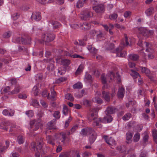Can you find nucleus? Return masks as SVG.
I'll return each instance as SVG.
<instances>
[{
  "mask_svg": "<svg viewBox=\"0 0 157 157\" xmlns=\"http://www.w3.org/2000/svg\"><path fill=\"white\" fill-rule=\"evenodd\" d=\"M98 116L96 114L92 113L90 114L88 116V119L90 122H91L92 120H94L93 123V125L94 127L98 126V128H101L102 127V125L101 123L103 122L101 118H97Z\"/></svg>",
  "mask_w": 157,
  "mask_h": 157,
  "instance_id": "obj_1",
  "label": "nucleus"
},
{
  "mask_svg": "<svg viewBox=\"0 0 157 157\" xmlns=\"http://www.w3.org/2000/svg\"><path fill=\"white\" fill-rule=\"evenodd\" d=\"M115 75L114 73L113 72H111L108 73L106 77H105L104 74H102L101 75V80L102 83L105 85L106 84L107 82H110L111 81L113 80L115 78ZM107 87L104 85L103 87L102 88H106Z\"/></svg>",
  "mask_w": 157,
  "mask_h": 157,
  "instance_id": "obj_2",
  "label": "nucleus"
},
{
  "mask_svg": "<svg viewBox=\"0 0 157 157\" xmlns=\"http://www.w3.org/2000/svg\"><path fill=\"white\" fill-rule=\"evenodd\" d=\"M146 47V51L148 52V58L149 59H152L154 58V50L151 47V45L148 43L145 42Z\"/></svg>",
  "mask_w": 157,
  "mask_h": 157,
  "instance_id": "obj_3",
  "label": "nucleus"
},
{
  "mask_svg": "<svg viewBox=\"0 0 157 157\" xmlns=\"http://www.w3.org/2000/svg\"><path fill=\"white\" fill-rule=\"evenodd\" d=\"M55 37L54 34L47 33L42 36V38L44 41L49 42L53 41L55 39Z\"/></svg>",
  "mask_w": 157,
  "mask_h": 157,
  "instance_id": "obj_4",
  "label": "nucleus"
},
{
  "mask_svg": "<svg viewBox=\"0 0 157 157\" xmlns=\"http://www.w3.org/2000/svg\"><path fill=\"white\" fill-rule=\"evenodd\" d=\"M93 16L92 13L87 10H85L81 13V19L84 20H86L88 18Z\"/></svg>",
  "mask_w": 157,
  "mask_h": 157,
  "instance_id": "obj_5",
  "label": "nucleus"
},
{
  "mask_svg": "<svg viewBox=\"0 0 157 157\" xmlns=\"http://www.w3.org/2000/svg\"><path fill=\"white\" fill-rule=\"evenodd\" d=\"M93 9L95 12L98 13H103L105 10V6L102 4H99L94 6Z\"/></svg>",
  "mask_w": 157,
  "mask_h": 157,
  "instance_id": "obj_6",
  "label": "nucleus"
},
{
  "mask_svg": "<svg viewBox=\"0 0 157 157\" xmlns=\"http://www.w3.org/2000/svg\"><path fill=\"white\" fill-rule=\"evenodd\" d=\"M124 46H120L116 49V52L117 53V56L118 57H125L127 55V52L125 51H123Z\"/></svg>",
  "mask_w": 157,
  "mask_h": 157,
  "instance_id": "obj_7",
  "label": "nucleus"
},
{
  "mask_svg": "<svg viewBox=\"0 0 157 157\" xmlns=\"http://www.w3.org/2000/svg\"><path fill=\"white\" fill-rule=\"evenodd\" d=\"M14 113V110L11 109H5L2 112V114L3 115L10 117H12L13 116Z\"/></svg>",
  "mask_w": 157,
  "mask_h": 157,
  "instance_id": "obj_8",
  "label": "nucleus"
},
{
  "mask_svg": "<svg viewBox=\"0 0 157 157\" xmlns=\"http://www.w3.org/2000/svg\"><path fill=\"white\" fill-rule=\"evenodd\" d=\"M103 137L106 143L110 146L113 149V148L111 146H115L116 143L115 140L112 137H110L109 140L108 136L106 135L104 136Z\"/></svg>",
  "mask_w": 157,
  "mask_h": 157,
  "instance_id": "obj_9",
  "label": "nucleus"
},
{
  "mask_svg": "<svg viewBox=\"0 0 157 157\" xmlns=\"http://www.w3.org/2000/svg\"><path fill=\"white\" fill-rule=\"evenodd\" d=\"M41 15L40 13L36 12L33 13L31 16V18L33 20L38 21L41 19Z\"/></svg>",
  "mask_w": 157,
  "mask_h": 157,
  "instance_id": "obj_10",
  "label": "nucleus"
},
{
  "mask_svg": "<svg viewBox=\"0 0 157 157\" xmlns=\"http://www.w3.org/2000/svg\"><path fill=\"white\" fill-rule=\"evenodd\" d=\"M80 26L82 27L81 29L84 31H87L89 30L91 27V24L90 23H88L86 22L80 24Z\"/></svg>",
  "mask_w": 157,
  "mask_h": 157,
  "instance_id": "obj_11",
  "label": "nucleus"
},
{
  "mask_svg": "<svg viewBox=\"0 0 157 157\" xmlns=\"http://www.w3.org/2000/svg\"><path fill=\"white\" fill-rule=\"evenodd\" d=\"M93 130L92 128H83L80 134L83 136L86 135L87 133L91 134L93 132Z\"/></svg>",
  "mask_w": 157,
  "mask_h": 157,
  "instance_id": "obj_12",
  "label": "nucleus"
},
{
  "mask_svg": "<svg viewBox=\"0 0 157 157\" xmlns=\"http://www.w3.org/2000/svg\"><path fill=\"white\" fill-rule=\"evenodd\" d=\"M49 24L53 26V29H57L61 26V24L58 22L51 20L49 21Z\"/></svg>",
  "mask_w": 157,
  "mask_h": 157,
  "instance_id": "obj_13",
  "label": "nucleus"
},
{
  "mask_svg": "<svg viewBox=\"0 0 157 157\" xmlns=\"http://www.w3.org/2000/svg\"><path fill=\"white\" fill-rule=\"evenodd\" d=\"M10 122L9 121H6L2 122L0 124V128L4 130L7 131L8 129V126L10 125Z\"/></svg>",
  "mask_w": 157,
  "mask_h": 157,
  "instance_id": "obj_14",
  "label": "nucleus"
},
{
  "mask_svg": "<svg viewBox=\"0 0 157 157\" xmlns=\"http://www.w3.org/2000/svg\"><path fill=\"white\" fill-rule=\"evenodd\" d=\"M90 134L91 135L89 137V141L90 144H91L94 143L96 138V133L93 130V132Z\"/></svg>",
  "mask_w": 157,
  "mask_h": 157,
  "instance_id": "obj_15",
  "label": "nucleus"
},
{
  "mask_svg": "<svg viewBox=\"0 0 157 157\" xmlns=\"http://www.w3.org/2000/svg\"><path fill=\"white\" fill-rule=\"evenodd\" d=\"M116 109L112 106H109L106 108L105 113L106 115L113 114L115 113Z\"/></svg>",
  "mask_w": 157,
  "mask_h": 157,
  "instance_id": "obj_16",
  "label": "nucleus"
},
{
  "mask_svg": "<svg viewBox=\"0 0 157 157\" xmlns=\"http://www.w3.org/2000/svg\"><path fill=\"white\" fill-rule=\"evenodd\" d=\"M102 98L104 99L105 101L107 102H109L110 101V97L109 92L103 91L102 92Z\"/></svg>",
  "mask_w": 157,
  "mask_h": 157,
  "instance_id": "obj_17",
  "label": "nucleus"
},
{
  "mask_svg": "<svg viewBox=\"0 0 157 157\" xmlns=\"http://www.w3.org/2000/svg\"><path fill=\"white\" fill-rule=\"evenodd\" d=\"M125 90L123 87L120 88L117 93V96L119 98H123L124 96Z\"/></svg>",
  "mask_w": 157,
  "mask_h": 157,
  "instance_id": "obj_18",
  "label": "nucleus"
},
{
  "mask_svg": "<svg viewBox=\"0 0 157 157\" xmlns=\"http://www.w3.org/2000/svg\"><path fill=\"white\" fill-rule=\"evenodd\" d=\"M140 68L142 73H144L147 76H149L151 74L150 71L145 67H140Z\"/></svg>",
  "mask_w": 157,
  "mask_h": 157,
  "instance_id": "obj_19",
  "label": "nucleus"
},
{
  "mask_svg": "<svg viewBox=\"0 0 157 157\" xmlns=\"http://www.w3.org/2000/svg\"><path fill=\"white\" fill-rule=\"evenodd\" d=\"M90 34L94 36L96 35L98 38H101L102 36V33L100 31H96L94 30H91L90 32Z\"/></svg>",
  "mask_w": 157,
  "mask_h": 157,
  "instance_id": "obj_20",
  "label": "nucleus"
},
{
  "mask_svg": "<svg viewBox=\"0 0 157 157\" xmlns=\"http://www.w3.org/2000/svg\"><path fill=\"white\" fill-rule=\"evenodd\" d=\"M133 134L131 132H128L126 133V142L128 144L131 143Z\"/></svg>",
  "mask_w": 157,
  "mask_h": 157,
  "instance_id": "obj_21",
  "label": "nucleus"
},
{
  "mask_svg": "<svg viewBox=\"0 0 157 157\" xmlns=\"http://www.w3.org/2000/svg\"><path fill=\"white\" fill-rule=\"evenodd\" d=\"M125 39L121 40V44L124 46L128 45L129 44L128 42V39L127 37L126 34H124Z\"/></svg>",
  "mask_w": 157,
  "mask_h": 157,
  "instance_id": "obj_22",
  "label": "nucleus"
},
{
  "mask_svg": "<svg viewBox=\"0 0 157 157\" xmlns=\"http://www.w3.org/2000/svg\"><path fill=\"white\" fill-rule=\"evenodd\" d=\"M87 49L91 53L93 54H96L97 52V49H96L92 45H88L87 46Z\"/></svg>",
  "mask_w": 157,
  "mask_h": 157,
  "instance_id": "obj_23",
  "label": "nucleus"
},
{
  "mask_svg": "<svg viewBox=\"0 0 157 157\" xmlns=\"http://www.w3.org/2000/svg\"><path fill=\"white\" fill-rule=\"evenodd\" d=\"M80 151L76 150L72 151V157H80Z\"/></svg>",
  "mask_w": 157,
  "mask_h": 157,
  "instance_id": "obj_24",
  "label": "nucleus"
},
{
  "mask_svg": "<svg viewBox=\"0 0 157 157\" xmlns=\"http://www.w3.org/2000/svg\"><path fill=\"white\" fill-rule=\"evenodd\" d=\"M129 58L133 61H136L139 59V56L137 54H130L129 55Z\"/></svg>",
  "mask_w": 157,
  "mask_h": 157,
  "instance_id": "obj_25",
  "label": "nucleus"
},
{
  "mask_svg": "<svg viewBox=\"0 0 157 157\" xmlns=\"http://www.w3.org/2000/svg\"><path fill=\"white\" fill-rule=\"evenodd\" d=\"M103 122L105 121H107V123H110L113 120V118L109 114L106 115V116L103 119H102Z\"/></svg>",
  "mask_w": 157,
  "mask_h": 157,
  "instance_id": "obj_26",
  "label": "nucleus"
},
{
  "mask_svg": "<svg viewBox=\"0 0 157 157\" xmlns=\"http://www.w3.org/2000/svg\"><path fill=\"white\" fill-rule=\"evenodd\" d=\"M21 88L20 86H17L15 87L14 89L10 92V93L12 94H17L20 92Z\"/></svg>",
  "mask_w": 157,
  "mask_h": 157,
  "instance_id": "obj_27",
  "label": "nucleus"
},
{
  "mask_svg": "<svg viewBox=\"0 0 157 157\" xmlns=\"http://www.w3.org/2000/svg\"><path fill=\"white\" fill-rule=\"evenodd\" d=\"M154 9L153 8L151 7L147 9L145 11V13L147 16L151 15L154 13Z\"/></svg>",
  "mask_w": 157,
  "mask_h": 157,
  "instance_id": "obj_28",
  "label": "nucleus"
},
{
  "mask_svg": "<svg viewBox=\"0 0 157 157\" xmlns=\"http://www.w3.org/2000/svg\"><path fill=\"white\" fill-rule=\"evenodd\" d=\"M61 64L65 66H68L70 64V61L66 59H61Z\"/></svg>",
  "mask_w": 157,
  "mask_h": 157,
  "instance_id": "obj_29",
  "label": "nucleus"
},
{
  "mask_svg": "<svg viewBox=\"0 0 157 157\" xmlns=\"http://www.w3.org/2000/svg\"><path fill=\"white\" fill-rule=\"evenodd\" d=\"M16 40L17 43L22 44H24L25 43H29V42H25V39L22 37H18L16 39Z\"/></svg>",
  "mask_w": 157,
  "mask_h": 157,
  "instance_id": "obj_30",
  "label": "nucleus"
},
{
  "mask_svg": "<svg viewBox=\"0 0 157 157\" xmlns=\"http://www.w3.org/2000/svg\"><path fill=\"white\" fill-rule=\"evenodd\" d=\"M67 80V78L65 77H61L56 79L55 82L56 83H60L61 82L65 81Z\"/></svg>",
  "mask_w": 157,
  "mask_h": 157,
  "instance_id": "obj_31",
  "label": "nucleus"
},
{
  "mask_svg": "<svg viewBox=\"0 0 157 157\" xmlns=\"http://www.w3.org/2000/svg\"><path fill=\"white\" fill-rule=\"evenodd\" d=\"M17 141L19 144H22L25 141V138L22 136L19 135L17 137Z\"/></svg>",
  "mask_w": 157,
  "mask_h": 157,
  "instance_id": "obj_32",
  "label": "nucleus"
},
{
  "mask_svg": "<svg viewBox=\"0 0 157 157\" xmlns=\"http://www.w3.org/2000/svg\"><path fill=\"white\" fill-rule=\"evenodd\" d=\"M66 72V70L63 67L59 68L58 70V75H63Z\"/></svg>",
  "mask_w": 157,
  "mask_h": 157,
  "instance_id": "obj_33",
  "label": "nucleus"
},
{
  "mask_svg": "<svg viewBox=\"0 0 157 157\" xmlns=\"http://www.w3.org/2000/svg\"><path fill=\"white\" fill-rule=\"evenodd\" d=\"M44 145V143L43 141V140H41V141L38 143V145L36 147V151H40L41 150Z\"/></svg>",
  "mask_w": 157,
  "mask_h": 157,
  "instance_id": "obj_34",
  "label": "nucleus"
},
{
  "mask_svg": "<svg viewBox=\"0 0 157 157\" xmlns=\"http://www.w3.org/2000/svg\"><path fill=\"white\" fill-rule=\"evenodd\" d=\"M84 65L83 64H81L77 69L76 71L75 74L76 75H79L81 72L84 69Z\"/></svg>",
  "mask_w": 157,
  "mask_h": 157,
  "instance_id": "obj_35",
  "label": "nucleus"
},
{
  "mask_svg": "<svg viewBox=\"0 0 157 157\" xmlns=\"http://www.w3.org/2000/svg\"><path fill=\"white\" fill-rule=\"evenodd\" d=\"M85 80L86 82L91 83L92 81V77L90 74H88L85 76Z\"/></svg>",
  "mask_w": 157,
  "mask_h": 157,
  "instance_id": "obj_36",
  "label": "nucleus"
},
{
  "mask_svg": "<svg viewBox=\"0 0 157 157\" xmlns=\"http://www.w3.org/2000/svg\"><path fill=\"white\" fill-rule=\"evenodd\" d=\"M56 121V119H53L52 121L48 122V128L49 129H52L53 128V126Z\"/></svg>",
  "mask_w": 157,
  "mask_h": 157,
  "instance_id": "obj_37",
  "label": "nucleus"
},
{
  "mask_svg": "<svg viewBox=\"0 0 157 157\" xmlns=\"http://www.w3.org/2000/svg\"><path fill=\"white\" fill-rule=\"evenodd\" d=\"M140 33L144 36H147V30L144 28H141L139 29Z\"/></svg>",
  "mask_w": 157,
  "mask_h": 157,
  "instance_id": "obj_38",
  "label": "nucleus"
},
{
  "mask_svg": "<svg viewBox=\"0 0 157 157\" xmlns=\"http://www.w3.org/2000/svg\"><path fill=\"white\" fill-rule=\"evenodd\" d=\"M82 85L80 82H78L73 86V88L74 89H80L82 88Z\"/></svg>",
  "mask_w": 157,
  "mask_h": 157,
  "instance_id": "obj_39",
  "label": "nucleus"
},
{
  "mask_svg": "<svg viewBox=\"0 0 157 157\" xmlns=\"http://www.w3.org/2000/svg\"><path fill=\"white\" fill-rule=\"evenodd\" d=\"M55 69L53 63L49 64L47 67V70L49 72L53 71Z\"/></svg>",
  "mask_w": 157,
  "mask_h": 157,
  "instance_id": "obj_40",
  "label": "nucleus"
},
{
  "mask_svg": "<svg viewBox=\"0 0 157 157\" xmlns=\"http://www.w3.org/2000/svg\"><path fill=\"white\" fill-rule=\"evenodd\" d=\"M65 98L71 101H72L74 100V98L70 93H67L65 96Z\"/></svg>",
  "mask_w": 157,
  "mask_h": 157,
  "instance_id": "obj_41",
  "label": "nucleus"
},
{
  "mask_svg": "<svg viewBox=\"0 0 157 157\" xmlns=\"http://www.w3.org/2000/svg\"><path fill=\"white\" fill-rule=\"evenodd\" d=\"M130 75L132 76L133 78H136L140 76L139 73L134 70H131Z\"/></svg>",
  "mask_w": 157,
  "mask_h": 157,
  "instance_id": "obj_42",
  "label": "nucleus"
},
{
  "mask_svg": "<svg viewBox=\"0 0 157 157\" xmlns=\"http://www.w3.org/2000/svg\"><path fill=\"white\" fill-rule=\"evenodd\" d=\"M140 138V134L138 133H136L133 136V141L134 142H138Z\"/></svg>",
  "mask_w": 157,
  "mask_h": 157,
  "instance_id": "obj_43",
  "label": "nucleus"
},
{
  "mask_svg": "<svg viewBox=\"0 0 157 157\" xmlns=\"http://www.w3.org/2000/svg\"><path fill=\"white\" fill-rule=\"evenodd\" d=\"M132 117L131 114L130 113H126L122 117V119L124 121L128 120Z\"/></svg>",
  "mask_w": 157,
  "mask_h": 157,
  "instance_id": "obj_44",
  "label": "nucleus"
},
{
  "mask_svg": "<svg viewBox=\"0 0 157 157\" xmlns=\"http://www.w3.org/2000/svg\"><path fill=\"white\" fill-rule=\"evenodd\" d=\"M53 116L56 119H59L60 117V112L58 111H55L53 114Z\"/></svg>",
  "mask_w": 157,
  "mask_h": 157,
  "instance_id": "obj_45",
  "label": "nucleus"
},
{
  "mask_svg": "<svg viewBox=\"0 0 157 157\" xmlns=\"http://www.w3.org/2000/svg\"><path fill=\"white\" fill-rule=\"evenodd\" d=\"M38 90H39L37 87L36 86H35L32 89L33 93L34 95L36 96L38 95V94L39 92Z\"/></svg>",
  "mask_w": 157,
  "mask_h": 157,
  "instance_id": "obj_46",
  "label": "nucleus"
},
{
  "mask_svg": "<svg viewBox=\"0 0 157 157\" xmlns=\"http://www.w3.org/2000/svg\"><path fill=\"white\" fill-rule=\"evenodd\" d=\"M51 97L53 99H54L56 97V92L54 90V86L51 87Z\"/></svg>",
  "mask_w": 157,
  "mask_h": 157,
  "instance_id": "obj_47",
  "label": "nucleus"
},
{
  "mask_svg": "<svg viewBox=\"0 0 157 157\" xmlns=\"http://www.w3.org/2000/svg\"><path fill=\"white\" fill-rule=\"evenodd\" d=\"M117 14L115 13H113V14L110 15L109 17L110 19L114 20L117 18Z\"/></svg>",
  "mask_w": 157,
  "mask_h": 157,
  "instance_id": "obj_48",
  "label": "nucleus"
},
{
  "mask_svg": "<svg viewBox=\"0 0 157 157\" xmlns=\"http://www.w3.org/2000/svg\"><path fill=\"white\" fill-rule=\"evenodd\" d=\"M94 100L95 102L99 104H101L103 102L101 98L97 97H95L94 99Z\"/></svg>",
  "mask_w": 157,
  "mask_h": 157,
  "instance_id": "obj_49",
  "label": "nucleus"
},
{
  "mask_svg": "<svg viewBox=\"0 0 157 157\" xmlns=\"http://www.w3.org/2000/svg\"><path fill=\"white\" fill-rule=\"evenodd\" d=\"M83 104L87 106H90L91 105V101L86 99H84L82 101Z\"/></svg>",
  "mask_w": 157,
  "mask_h": 157,
  "instance_id": "obj_50",
  "label": "nucleus"
},
{
  "mask_svg": "<svg viewBox=\"0 0 157 157\" xmlns=\"http://www.w3.org/2000/svg\"><path fill=\"white\" fill-rule=\"evenodd\" d=\"M117 150L121 153H123L124 154H126V151L125 150L123 149L121 146H118L117 148Z\"/></svg>",
  "mask_w": 157,
  "mask_h": 157,
  "instance_id": "obj_51",
  "label": "nucleus"
},
{
  "mask_svg": "<svg viewBox=\"0 0 157 157\" xmlns=\"http://www.w3.org/2000/svg\"><path fill=\"white\" fill-rule=\"evenodd\" d=\"M36 147V143L33 142L31 144L30 148L32 151H35Z\"/></svg>",
  "mask_w": 157,
  "mask_h": 157,
  "instance_id": "obj_52",
  "label": "nucleus"
},
{
  "mask_svg": "<svg viewBox=\"0 0 157 157\" xmlns=\"http://www.w3.org/2000/svg\"><path fill=\"white\" fill-rule=\"evenodd\" d=\"M68 113V108L67 106L64 105L63 107V113L65 115L67 114Z\"/></svg>",
  "mask_w": 157,
  "mask_h": 157,
  "instance_id": "obj_53",
  "label": "nucleus"
},
{
  "mask_svg": "<svg viewBox=\"0 0 157 157\" xmlns=\"http://www.w3.org/2000/svg\"><path fill=\"white\" fill-rule=\"evenodd\" d=\"M25 114L29 117H32L33 116V113L32 110H29L25 112Z\"/></svg>",
  "mask_w": 157,
  "mask_h": 157,
  "instance_id": "obj_54",
  "label": "nucleus"
},
{
  "mask_svg": "<svg viewBox=\"0 0 157 157\" xmlns=\"http://www.w3.org/2000/svg\"><path fill=\"white\" fill-rule=\"evenodd\" d=\"M83 6V2L82 1L79 0L77 2L76 6L77 8H79L82 7Z\"/></svg>",
  "mask_w": 157,
  "mask_h": 157,
  "instance_id": "obj_55",
  "label": "nucleus"
},
{
  "mask_svg": "<svg viewBox=\"0 0 157 157\" xmlns=\"http://www.w3.org/2000/svg\"><path fill=\"white\" fill-rule=\"evenodd\" d=\"M49 93H48V92L46 90H44L42 92V95L44 97H47L48 98L49 97Z\"/></svg>",
  "mask_w": 157,
  "mask_h": 157,
  "instance_id": "obj_56",
  "label": "nucleus"
},
{
  "mask_svg": "<svg viewBox=\"0 0 157 157\" xmlns=\"http://www.w3.org/2000/svg\"><path fill=\"white\" fill-rule=\"evenodd\" d=\"M152 136L153 139H157V130L155 129L152 130Z\"/></svg>",
  "mask_w": 157,
  "mask_h": 157,
  "instance_id": "obj_57",
  "label": "nucleus"
},
{
  "mask_svg": "<svg viewBox=\"0 0 157 157\" xmlns=\"http://www.w3.org/2000/svg\"><path fill=\"white\" fill-rule=\"evenodd\" d=\"M115 27L121 30H124L125 27L122 25H120L118 24H116L115 25Z\"/></svg>",
  "mask_w": 157,
  "mask_h": 157,
  "instance_id": "obj_58",
  "label": "nucleus"
},
{
  "mask_svg": "<svg viewBox=\"0 0 157 157\" xmlns=\"http://www.w3.org/2000/svg\"><path fill=\"white\" fill-rule=\"evenodd\" d=\"M27 97V95L25 94L20 93L18 95V97L20 99H25Z\"/></svg>",
  "mask_w": 157,
  "mask_h": 157,
  "instance_id": "obj_59",
  "label": "nucleus"
},
{
  "mask_svg": "<svg viewBox=\"0 0 157 157\" xmlns=\"http://www.w3.org/2000/svg\"><path fill=\"white\" fill-rule=\"evenodd\" d=\"M59 157H70L69 154L67 152L62 153L59 155Z\"/></svg>",
  "mask_w": 157,
  "mask_h": 157,
  "instance_id": "obj_60",
  "label": "nucleus"
},
{
  "mask_svg": "<svg viewBox=\"0 0 157 157\" xmlns=\"http://www.w3.org/2000/svg\"><path fill=\"white\" fill-rule=\"evenodd\" d=\"M78 128V126L77 125H75L73 126L70 130V131L71 132V134L74 133L75 131H76Z\"/></svg>",
  "mask_w": 157,
  "mask_h": 157,
  "instance_id": "obj_61",
  "label": "nucleus"
},
{
  "mask_svg": "<svg viewBox=\"0 0 157 157\" xmlns=\"http://www.w3.org/2000/svg\"><path fill=\"white\" fill-rule=\"evenodd\" d=\"M131 14V12L129 11L125 12L124 13V16L125 17L127 18L130 16Z\"/></svg>",
  "mask_w": 157,
  "mask_h": 157,
  "instance_id": "obj_62",
  "label": "nucleus"
},
{
  "mask_svg": "<svg viewBox=\"0 0 157 157\" xmlns=\"http://www.w3.org/2000/svg\"><path fill=\"white\" fill-rule=\"evenodd\" d=\"M11 32H7L4 33L3 35V37L5 38H8L9 37L11 36Z\"/></svg>",
  "mask_w": 157,
  "mask_h": 157,
  "instance_id": "obj_63",
  "label": "nucleus"
},
{
  "mask_svg": "<svg viewBox=\"0 0 157 157\" xmlns=\"http://www.w3.org/2000/svg\"><path fill=\"white\" fill-rule=\"evenodd\" d=\"M147 152L144 151H142L140 153V157H147Z\"/></svg>",
  "mask_w": 157,
  "mask_h": 157,
  "instance_id": "obj_64",
  "label": "nucleus"
}]
</instances>
